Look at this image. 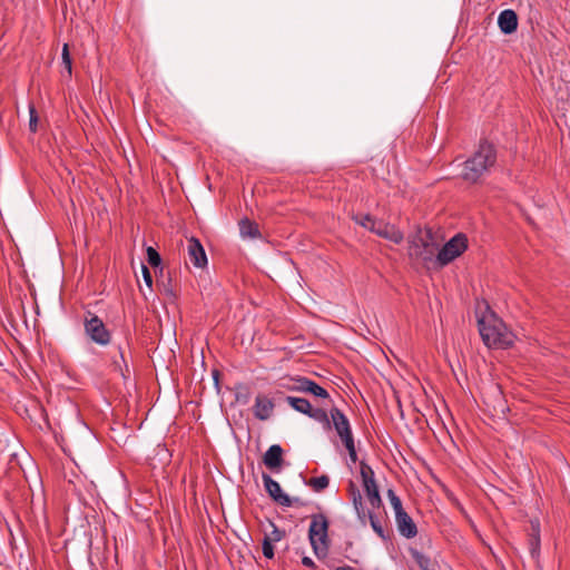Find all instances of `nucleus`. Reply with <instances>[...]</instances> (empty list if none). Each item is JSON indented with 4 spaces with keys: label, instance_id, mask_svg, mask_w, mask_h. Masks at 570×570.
Listing matches in <instances>:
<instances>
[{
    "label": "nucleus",
    "instance_id": "cd10ccee",
    "mask_svg": "<svg viewBox=\"0 0 570 570\" xmlns=\"http://www.w3.org/2000/svg\"><path fill=\"white\" fill-rule=\"evenodd\" d=\"M413 558L422 570H433L431 568V560L425 554L415 551L413 552Z\"/></svg>",
    "mask_w": 570,
    "mask_h": 570
},
{
    "label": "nucleus",
    "instance_id": "0eeeda50",
    "mask_svg": "<svg viewBox=\"0 0 570 570\" xmlns=\"http://www.w3.org/2000/svg\"><path fill=\"white\" fill-rule=\"evenodd\" d=\"M282 387L292 392L311 393L321 399L330 397L328 392L323 386L305 376L291 377L287 382L282 383Z\"/></svg>",
    "mask_w": 570,
    "mask_h": 570
},
{
    "label": "nucleus",
    "instance_id": "473e14b6",
    "mask_svg": "<svg viewBox=\"0 0 570 570\" xmlns=\"http://www.w3.org/2000/svg\"><path fill=\"white\" fill-rule=\"evenodd\" d=\"M302 563L305 567L312 568L314 570L316 569L315 562L309 557H303L302 558Z\"/></svg>",
    "mask_w": 570,
    "mask_h": 570
},
{
    "label": "nucleus",
    "instance_id": "39448f33",
    "mask_svg": "<svg viewBox=\"0 0 570 570\" xmlns=\"http://www.w3.org/2000/svg\"><path fill=\"white\" fill-rule=\"evenodd\" d=\"M86 335L97 345L107 346L111 342V333L104 321L95 313L87 311L83 315Z\"/></svg>",
    "mask_w": 570,
    "mask_h": 570
},
{
    "label": "nucleus",
    "instance_id": "f03ea898",
    "mask_svg": "<svg viewBox=\"0 0 570 570\" xmlns=\"http://www.w3.org/2000/svg\"><path fill=\"white\" fill-rule=\"evenodd\" d=\"M497 161V151L492 144L482 141L476 151L464 161L462 178L471 184L478 183Z\"/></svg>",
    "mask_w": 570,
    "mask_h": 570
},
{
    "label": "nucleus",
    "instance_id": "2eb2a0df",
    "mask_svg": "<svg viewBox=\"0 0 570 570\" xmlns=\"http://www.w3.org/2000/svg\"><path fill=\"white\" fill-rule=\"evenodd\" d=\"M498 24H499L500 30L504 35H510V33L514 32L518 28L517 13L511 9L503 10L499 14Z\"/></svg>",
    "mask_w": 570,
    "mask_h": 570
},
{
    "label": "nucleus",
    "instance_id": "423d86ee",
    "mask_svg": "<svg viewBox=\"0 0 570 570\" xmlns=\"http://www.w3.org/2000/svg\"><path fill=\"white\" fill-rule=\"evenodd\" d=\"M468 248V237L463 233H458L448 240L436 255V262L440 266H445L461 256Z\"/></svg>",
    "mask_w": 570,
    "mask_h": 570
},
{
    "label": "nucleus",
    "instance_id": "72a5a7b5",
    "mask_svg": "<svg viewBox=\"0 0 570 570\" xmlns=\"http://www.w3.org/2000/svg\"><path fill=\"white\" fill-rule=\"evenodd\" d=\"M350 460L352 463H355L357 461V452L355 451L354 454L348 453Z\"/></svg>",
    "mask_w": 570,
    "mask_h": 570
},
{
    "label": "nucleus",
    "instance_id": "1a4fd4ad",
    "mask_svg": "<svg viewBox=\"0 0 570 570\" xmlns=\"http://www.w3.org/2000/svg\"><path fill=\"white\" fill-rule=\"evenodd\" d=\"M330 416L331 426L333 425L341 440L353 436L350 421L338 407H332L330 411Z\"/></svg>",
    "mask_w": 570,
    "mask_h": 570
},
{
    "label": "nucleus",
    "instance_id": "2f4dec72",
    "mask_svg": "<svg viewBox=\"0 0 570 570\" xmlns=\"http://www.w3.org/2000/svg\"><path fill=\"white\" fill-rule=\"evenodd\" d=\"M141 272H142V276H144V281H145L146 285L148 287H151V285H153V277H151V274H150L148 267L146 265H142L141 266Z\"/></svg>",
    "mask_w": 570,
    "mask_h": 570
},
{
    "label": "nucleus",
    "instance_id": "7c9ffc66",
    "mask_svg": "<svg viewBox=\"0 0 570 570\" xmlns=\"http://www.w3.org/2000/svg\"><path fill=\"white\" fill-rule=\"evenodd\" d=\"M348 453L354 454L356 451L354 436H348L341 440Z\"/></svg>",
    "mask_w": 570,
    "mask_h": 570
},
{
    "label": "nucleus",
    "instance_id": "c85d7f7f",
    "mask_svg": "<svg viewBox=\"0 0 570 570\" xmlns=\"http://www.w3.org/2000/svg\"><path fill=\"white\" fill-rule=\"evenodd\" d=\"M262 549H263V554H264L265 558L273 559V557H274V547H273V544L271 542V539L264 538L263 544H262Z\"/></svg>",
    "mask_w": 570,
    "mask_h": 570
},
{
    "label": "nucleus",
    "instance_id": "6e6552de",
    "mask_svg": "<svg viewBox=\"0 0 570 570\" xmlns=\"http://www.w3.org/2000/svg\"><path fill=\"white\" fill-rule=\"evenodd\" d=\"M263 483L268 495L279 505L293 507L303 505V502L298 498H291L282 491V488L277 481H275L269 474L263 473Z\"/></svg>",
    "mask_w": 570,
    "mask_h": 570
},
{
    "label": "nucleus",
    "instance_id": "e433bc0d",
    "mask_svg": "<svg viewBox=\"0 0 570 570\" xmlns=\"http://www.w3.org/2000/svg\"><path fill=\"white\" fill-rule=\"evenodd\" d=\"M337 570H353L351 567H340Z\"/></svg>",
    "mask_w": 570,
    "mask_h": 570
},
{
    "label": "nucleus",
    "instance_id": "aec40b11",
    "mask_svg": "<svg viewBox=\"0 0 570 570\" xmlns=\"http://www.w3.org/2000/svg\"><path fill=\"white\" fill-rule=\"evenodd\" d=\"M365 514H366V522L367 521L370 522L374 532L383 540H386L389 538V533L384 530L381 521L374 514L373 510H365Z\"/></svg>",
    "mask_w": 570,
    "mask_h": 570
},
{
    "label": "nucleus",
    "instance_id": "f8f14e48",
    "mask_svg": "<svg viewBox=\"0 0 570 570\" xmlns=\"http://www.w3.org/2000/svg\"><path fill=\"white\" fill-rule=\"evenodd\" d=\"M274 402L265 395L258 394L255 399L253 412L256 419L261 421L268 420L274 411Z\"/></svg>",
    "mask_w": 570,
    "mask_h": 570
},
{
    "label": "nucleus",
    "instance_id": "c9c22d12",
    "mask_svg": "<svg viewBox=\"0 0 570 570\" xmlns=\"http://www.w3.org/2000/svg\"><path fill=\"white\" fill-rule=\"evenodd\" d=\"M213 376H214V380L216 381V383H218V376H219L218 371H214Z\"/></svg>",
    "mask_w": 570,
    "mask_h": 570
},
{
    "label": "nucleus",
    "instance_id": "4be33fe9",
    "mask_svg": "<svg viewBox=\"0 0 570 570\" xmlns=\"http://www.w3.org/2000/svg\"><path fill=\"white\" fill-rule=\"evenodd\" d=\"M330 478L325 474L316 478H311L306 484L311 487L315 492H321L328 487Z\"/></svg>",
    "mask_w": 570,
    "mask_h": 570
},
{
    "label": "nucleus",
    "instance_id": "f3484780",
    "mask_svg": "<svg viewBox=\"0 0 570 570\" xmlns=\"http://www.w3.org/2000/svg\"><path fill=\"white\" fill-rule=\"evenodd\" d=\"M363 487H364V491H365L367 501H368L372 510L380 509L382 507L383 502H382V499L380 495V491H379L376 481L370 482L368 484H364Z\"/></svg>",
    "mask_w": 570,
    "mask_h": 570
},
{
    "label": "nucleus",
    "instance_id": "a211bd4d",
    "mask_svg": "<svg viewBox=\"0 0 570 570\" xmlns=\"http://www.w3.org/2000/svg\"><path fill=\"white\" fill-rule=\"evenodd\" d=\"M239 233L244 238H256L261 236L258 225L248 218H244L239 222Z\"/></svg>",
    "mask_w": 570,
    "mask_h": 570
},
{
    "label": "nucleus",
    "instance_id": "b1692460",
    "mask_svg": "<svg viewBox=\"0 0 570 570\" xmlns=\"http://www.w3.org/2000/svg\"><path fill=\"white\" fill-rule=\"evenodd\" d=\"M360 473H361L363 485L375 481L373 469L364 461H362L360 463Z\"/></svg>",
    "mask_w": 570,
    "mask_h": 570
},
{
    "label": "nucleus",
    "instance_id": "a878e982",
    "mask_svg": "<svg viewBox=\"0 0 570 570\" xmlns=\"http://www.w3.org/2000/svg\"><path fill=\"white\" fill-rule=\"evenodd\" d=\"M61 59H62V65L67 71L68 76H71L72 60H71L70 52H69L68 43H65L62 47Z\"/></svg>",
    "mask_w": 570,
    "mask_h": 570
},
{
    "label": "nucleus",
    "instance_id": "412c9836",
    "mask_svg": "<svg viewBox=\"0 0 570 570\" xmlns=\"http://www.w3.org/2000/svg\"><path fill=\"white\" fill-rule=\"evenodd\" d=\"M308 417L322 423L326 430L331 429V416L327 412L321 407H311V412L307 414Z\"/></svg>",
    "mask_w": 570,
    "mask_h": 570
},
{
    "label": "nucleus",
    "instance_id": "6ab92c4d",
    "mask_svg": "<svg viewBox=\"0 0 570 570\" xmlns=\"http://www.w3.org/2000/svg\"><path fill=\"white\" fill-rule=\"evenodd\" d=\"M286 403H288L295 411L307 415L311 412L312 404L308 400L296 396H286Z\"/></svg>",
    "mask_w": 570,
    "mask_h": 570
},
{
    "label": "nucleus",
    "instance_id": "bb28decb",
    "mask_svg": "<svg viewBox=\"0 0 570 570\" xmlns=\"http://www.w3.org/2000/svg\"><path fill=\"white\" fill-rule=\"evenodd\" d=\"M147 262L153 267H159L161 264V257L159 253L151 246L147 247Z\"/></svg>",
    "mask_w": 570,
    "mask_h": 570
},
{
    "label": "nucleus",
    "instance_id": "c756f323",
    "mask_svg": "<svg viewBox=\"0 0 570 570\" xmlns=\"http://www.w3.org/2000/svg\"><path fill=\"white\" fill-rule=\"evenodd\" d=\"M272 527H273V531L271 532L269 535H266L265 538L271 539V542L272 541H274V542L281 541L285 537V531L278 529L274 523H272Z\"/></svg>",
    "mask_w": 570,
    "mask_h": 570
},
{
    "label": "nucleus",
    "instance_id": "20e7f679",
    "mask_svg": "<svg viewBox=\"0 0 570 570\" xmlns=\"http://www.w3.org/2000/svg\"><path fill=\"white\" fill-rule=\"evenodd\" d=\"M352 219L371 233L391 240L394 244H401L404 239L403 233L394 225L385 223L382 219H376L370 214H356L352 216Z\"/></svg>",
    "mask_w": 570,
    "mask_h": 570
},
{
    "label": "nucleus",
    "instance_id": "393cba45",
    "mask_svg": "<svg viewBox=\"0 0 570 570\" xmlns=\"http://www.w3.org/2000/svg\"><path fill=\"white\" fill-rule=\"evenodd\" d=\"M28 109H29V130L32 134H36L38 130V122H39L38 112L32 102L29 104Z\"/></svg>",
    "mask_w": 570,
    "mask_h": 570
},
{
    "label": "nucleus",
    "instance_id": "f704fd0d",
    "mask_svg": "<svg viewBox=\"0 0 570 570\" xmlns=\"http://www.w3.org/2000/svg\"><path fill=\"white\" fill-rule=\"evenodd\" d=\"M118 351H119V354H120L121 362L127 366L126 361L124 358V354H122L121 348L119 347Z\"/></svg>",
    "mask_w": 570,
    "mask_h": 570
},
{
    "label": "nucleus",
    "instance_id": "f257e3e1",
    "mask_svg": "<svg viewBox=\"0 0 570 570\" xmlns=\"http://www.w3.org/2000/svg\"><path fill=\"white\" fill-rule=\"evenodd\" d=\"M478 324L482 341L488 347L508 348L513 344L514 335L493 312L483 314Z\"/></svg>",
    "mask_w": 570,
    "mask_h": 570
},
{
    "label": "nucleus",
    "instance_id": "dca6fc26",
    "mask_svg": "<svg viewBox=\"0 0 570 570\" xmlns=\"http://www.w3.org/2000/svg\"><path fill=\"white\" fill-rule=\"evenodd\" d=\"M395 522L400 534L406 539H412L417 534V527L407 512L395 518Z\"/></svg>",
    "mask_w": 570,
    "mask_h": 570
},
{
    "label": "nucleus",
    "instance_id": "4468645a",
    "mask_svg": "<svg viewBox=\"0 0 570 570\" xmlns=\"http://www.w3.org/2000/svg\"><path fill=\"white\" fill-rule=\"evenodd\" d=\"M263 462L269 470L278 471L283 464V449L281 445H271L264 454Z\"/></svg>",
    "mask_w": 570,
    "mask_h": 570
},
{
    "label": "nucleus",
    "instance_id": "5701e85b",
    "mask_svg": "<svg viewBox=\"0 0 570 570\" xmlns=\"http://www.w3.org/2000/svg\"><path fill=\"white\" fill-rule=\"evenodd\" d=\"M387 498H389L390 503H391V505H392V508L394 510L395 518H397L399 515H402L403 513L406 512L403 509L401 499L396 495L394 490H392V489L387 490Z\"/></svg>",
    "mask_w": 570,
    "mask_h": 570
},
{
    "label": "nucleus",
    "instance_id": "ddd939ff",
    "mask_svg": "<svg viewBox=\"0 0 570 570\" xmlns=\"http://www.w3.org/2000/svg\"><path fill=\"white\" fill-rule=\"evenodd\" d=\"M410 254L424 262L431 261L434 255L433 245L423 238H417L410 246Z\"/></svg>",
    "mask_w": 570,
    "mask_h": 570
},
{
    "label": "nucleus",
    "instance_id": "9d476101",
    "mask_svg": "<svg viewBox=\"0 0 570 570\" xmlns=\"http://www.w3.org/2000/svg\"><path fill=\"white\" fill-rule=\"evenodd\" d=\"M187 253L190 263L198 268H203L207 265V256L200 242L191 237L187 242Z\"/></svg>",
    "mask_w": 570,
    "mask_h": 570
},
{
    "label": "nucleus",
    "instance_id": "9b49d317",
    "mask_svg": "<svg viewBox=\"0 0 570 570\" xmlns=\"http://www.w3.org/2000/svg\"><path fill=\"white\" fill-rule=\"evenodd\" d=\"M347 492H348L350 499L352 501V504L354 507V510L356 512L360 523L362 525H366V514H365L366 509L363 505L362 494L353 481L348 482Z\"/></svg>",
    "mask_w": 570,
    "mask_h": 570
},
{
    "label": "nucleus",
    "instance_id": "7ed1b4c3",
    "mask_svg": "<svg viewBox=\"0 0 570 570\" xmlns=\"http://www.w3.org/2000/svg\"><path fill=\"white\" fill-rule=\"evenodd\" d=\"M330 522L325 514L316 513L311 515L308 528V540L311 547L318 559L326 558L330 549L328 538Z\"/></svg>",
    "mask_w": 570,
    "mask_h": 570
}]
</instances>
